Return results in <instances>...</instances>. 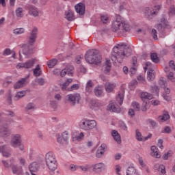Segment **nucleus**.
Here are the masks:
<instances>
[{
  "instance_id": "obj_12",
  "label": "nucleus",
  "mask_w": 175,
  "mask_h": 175,
  "mask_svg": "<svg viewBox=\"0 0 175 175\" xmlns=\"http://www.w3.org/2000/svg\"><path fill=\"white\" fill-rule=\"evenodd\" d=\"M27 10H29V14L33 17H38L39 16V10L36 7L32 5H27L26 6Z\"/></svg>"
},
{
  "instance_id": "obj_30",
  "label": "nucleus",
  "mask_w": 175,
  "mask_h": 175,
  "mask_svg": "<svg viewBox=\"0 0 175 175\" xmlns=\"http://www.w3.org/2000/svg\"><path fill=\"white\" fill-rule=\"evenodd\" d=\"M94 94L96 96L100 97L103 95V90H102V88L96 87L94 90Z\"/></svg>"
},
{
  "instance_id": "obj_2",
  "label": "nucleus",
  "mask_w": 175,
  "mask_h": 175,
  "mask_svg": "<svg viewBox=\"0 0 175 175\" xmlns=\"http://www.w3.org/2000/svg\"><path fill=\"white\" fill-rule=\"evenodd\" d=\"M111 29L113 32H120V33H126L131 32L132 27L121 16L120 14L115 15V21L112 22Z\"/></svg>"
},
{
  "instance_id": "obj_49",
  "label": "nucleus",
  "mask_w": 175,
  "mask_h": 175,
  "mask_svg": "<svg viewBox=\"0 0 175 175\" xmlns=\"http://www.w3.org/2000/svg\"><path fill=\"white\" fill-rule=\"evenodd\" d=\"M168 14H169V16H174V14H175L174 5H172L171 7H170Z\"/></svg>"
},
{
  "instance_id": "obj_10",
  "label": "nucleus",
  "mask_w": 175,
  "mask_h": 175,
  "mask_svg": "<svg viewBox=\"0 0 175 175\" xmlns=\"http://www.w3.org/2000/svg\"><path fill=\"white\" fill-rule=\"evenodd\" d=\"M46 166L49 169V173L51 175H55V170H57L58 167V163H57V160L55 161H52L50 163H46Z\"/></svg>"
},
{
  "instance_id": "obj_4",
  "label": "nucleus",
  "mask_w": 175,
  "mask_h": 175,
  "mask_svg": "<svg viewBox=\"0 0 175 175\" xmlns=\"http://www.w3.org/2000/svg\"><path fill=\"white\" fill-rule=\"evenodd\" d=\"M81 100V96L80 94H70L65 96L64 102L65 103H70L71 106H75L76 105L80 103Z\"/></svg>"
},
{
  "instance_id": "obj_63",
  "label": "nucleus",
  "mask_w": 175,
  "mask_h": 175,
  "mask_svg": "<svg viewBox=\"0 0 175 175\" xmlns=\"http://www.w3.org/2000/svg\"><path fill=\"white\" fill-rule=\"evenodd\" d=\"M37 83L39 84V85H44V79L39 78Z\"/></svg>"
},
{
  "instance_id": "obj_62",
  "label": "nucleus",
  "mask_w": 175,
  "mask_h": 175,
  "mask_svg": "<svg viewBox=\"0 0 175 175\" xmlns=\"http://www.w3.org/2000/svg\"><path fill=\"white\" fill-rule=\"evenodd\" d=\"M110 70H111V67L106 66L104 70V73H105V75H109Z\"/></svg>"
},
{
  "instance_id": "obj_18",
  "label": "nucleus",
  "mask_w": 175,
  "mask_h": 175,
  "mask_svg": "<svg viewBox=\"0 0 175 175\" xmlns=\"http://www.w3.org/2000/svg\"><path fill=\"white\" fill-rule=\"evenodd\" d=\"M45 161L46 163H50V162H54L55 161H57V159H55L54 154H53L51 152H49L46 153L45 156Z\"/></svg>"
},
{
  "instance_id": "obj_29",
  "label": "nucleus",
  "mask_w": 175,
  "mask_h": 175,
  "mask_svg": "<svg viewBox=\"0 0 175 175\" xmlns=\"http://www.w3.org/2000/svg\"><path fill=\"white\" fill-rule=\"evenodd\" d=\"M64 69L67 72L68 76H73V70H75V67H73V66L68 65Z\"/></svg>"
},
{
  "instance_id": "obj_1",
  "label": "nucleus",
  "mask_w": 175,
  "mask_h": 175,
  "mask_svg": "<svg viewBox=\"0 0 175 175\" xmlns=\"http://www.w3.org/2000/svg\"><path fill=\"white\" fill-rule=\"evenodd\" d=\"M132 54V50L128 47H124L122 45L118 44L115 46L111 54V59L113 61H117L119 64L122 63L125 57H129Z\"/></svg>"
},
{
  "instance_id": "obj_46",
  "label": "nucleus",
  "mask_w": 175,
  "mask_h": 175,
  "mask_svg": "<svg viewBox=\"0 0 175 175\" xmlns=\"http://www.w3.org/2000/svg\"><path fill=\"white\" fill-rule=\"evenodd\" d=\"M173 155V151L169 150L167 153H165L163 156V159L164 161H167L168 158L170 157H172Z\"/></svg>"
},
{
  "instance_id": "obj_5",
  "label": "nucleus",
  "mask_w": 175,
  "mask_h": 175,
  "mask_svg": "<svg viewBox=\"0 0 175 175\" xmlns=\"http://www.w3.org/2000/svg\"><path fill=\"white\" fill-rule=\"evenodd\" d=\"M12 131L9 129V124L6 122L0 123V136L1 137H8L10 136Z\"/></svg>"
},
{
  "instance_id": "obj_36",
  "label": "nucleus",
  "mask_w": 175,
  "mask_h": 175,
  "mask_svg": "<svg viewBox=\"0 0 175 175\" xmlns=\"http://www.w3.org/2000/svg\"><path fill=\"white\" fill-rule=\"evenodd\" d=\"M155 79V75L154 74V70H150L148 71L147 79L148 81H152Z\"/></svg>"
},
{
  "instance_id": "obj_34",
  "label": "nucleus",
  "mask_w": 175,
  "mask_h": 175,
  "mask_svg": "<svg viewBox=\"0 0 175 175\" xmlns=\"http://www.w3.org/2000/svg\"><path fill=\"white\" fill-rule=\"evenodd\" d=\"M154 167L158 169V172H160L161 174H165L166 173V168L165 167V165L156 164L154 165Z\"/></svg>"
},
{
  "instance_id": "obj_27",
  "label": "nucleus",
  "mask_w": 175,
  "mask_h": 175,
  "mask_svg": "<svg viewBox=\"0 0 175 175\" xmlns=\"http://www.w3.org/2000/svg\"><path fill=\"white\" fill-rule=\"evenodd\" d=\"M72 82H73V79L72 78L67 79L66 81L63 84L61 85L62 90L63 91H65L67 87H68L69 84H70Z\"/></svg>"
},
{
  "instance_id": "obj_11",
  "label": "nucleus",
  "mask_w": 175,
  "mask_h": 175,
  "mask_svg": "<svg viewBox=\"0 0 175 175\" xmlns=\"http://www.w3.org/2000/svg\"><path fill=\"white\" fill-rule=\"evenodd\" d=\"M75 9L77 13L79 14V16H84L85 14V4L83 3H79L75 5Z\"/></svg>"
},
{
  "instance_id": "obj_9",
  "label": "nucleus",
  "mask_w": 175,
  "mask_h": 175,
  "mask_svg": "<svg viewBox=\"0 0 175 175\" xmlns=\"http://www.w3.org/2000/svg\"><path fill=\"white\" fill-rule=\"evenodd\" d=\"M21 143V135L20 134H16L13 135L11 142L10 145L12 147H14L16 148V147H18V144Z\"/></svg>"
},
{
  "instance_id": "obj_38",
  "label": "nucleus",
  "mask_w": 175,
  "mask_h": 175,
  "mask_svg": "<svg viewBox=\"0 0 175 175\" xmlns=\"http://www.w3.org/2000/svg\"><path fill=\"white\" fill-rule=\"evenodd\" d=\"M151 151L154 153V157H156V158H161V154L158 153V148L155 146H152L150 148Z\"/></svg>"
},
{
  "instance_id": "obj_50",
  "label": "nucleus",
  "mask_w": 175,
  "mask_h": 175,
  "mask_svg": "<svg viewBox=\"0 0 175 175\" xmlns=\"http://www.w3.org/2000/svg\"><path fill=\"white\" fill-rule=\"evenodd\" d=\"M33 109H35V105H33V103H30L27 104V105L26 107L27 111H28L29 110H33Z\"/></svg>"
},
{
  "instance_id": "obj_57",
  "label": "nucleus",
  "mask_w": 175,
  "mask_h": 175,
  "mask_svg": "<svg viewBox=\"0 0 175 175\" xmlns=\"http://www.w3.org/2000/svg\"><path fill=\"white\" fill-rule=\"evenodd\" d=\"M83 137H84V133H80L79 135L75 137L73 139L75 140H81V139Z\"/></svg>"
},
{
  "instance_id": "obj_22",
  "label": "nucleus",
  "mask_w": 175,
  "mask_h": 175,
  "mask_svg": "<svg viewBox=\"0 0 175 175\" xmlns=\"http://www.w3.org/2000/svg\"><path fill=\"white\" fill-rule=\"evenodd\" d=\"M170 118V115L169 112L164 111L162 116H159V121H161V122H165V121H167Z\"/></svg>"
},
{
  "instance_id": "obj_53",
  "label": "nucleus",
  "mask_w": 175,
  "mask_h": 175,
  "mask_svg": "<svg viewBox=\"0 0 175 175\" xmlns=\"http://www.w3.org/2000/svg\"><path fill=\"white\" fill-rule=\"evenodd\" d=\"M79 88H80V86L79 85V84H73L70 88L69 91H75V90H79Z\"/></svg>"
},
{
  "instance_id": "obj_25",
  "label": "nucleus",
  "mask_w": 175,
  "mask_h": 175,
  "mask_svg": "<svg viewBox=\"0 0 175 175\" xmlns=\"http://www.w3.org/2000/svg\"><path fill=\"white\" fill-rule=\"evenodd\" d=\"M157 11L154 10V8H146L145 10V16L150 17V16H155Z\"/></svg>"
},
{
  "instance_id": "obj_41",
  "label": "nucleus",
  "mask_w": 175,
  "mask_h": 175,
  "mask_svg": "<svg viewBox=\"0 0 175 175\" xmlns=\"http://www.w3.org/2000/svg\"><path fill=\"white\" fill-rule=\"evenodd\" d=\"M150 58L152 62H154V64H158V62H159V57H158V55H157L155 53L150 55Z\"/></svg>"
},
{
  "instance_id": "obj_60",
  "label": "nucleus",
  "mask_w": 175,
  "mask_h": 175,
  "mask_svg": "<svg viewBox=\"0 0 175 175\" xmlns=\"http://www.w3.org/2000/svg\"><path fill=\"white\" fill-rule=\"evenodd\" d=\"M167 79H169V80L172 81H174V75L173 72H169V74L167 75Z\"/></svg>"
},
{
  "instance_id": "obj_8",
  "label": "nucleus",
  "mask_w": 175,
  "mask_h": 175,
  "mask_svg": "<svg viewBox=\"0 0 175 175\" xmlns=\"http://www.w3.org/2000/svg\"><path fill=\"white\" fill-rule=\"evenodd\" d=\"M70 135L68 131H64L62 133V137H57V142L60 144H68Z\"/></svg>"
},
{
  "instance_id": "obj_44",
  "label": "nucleus",
  "mask_w": 175,
  "mask_h": 175,
  "mask_svg": "<svg viewBox=\"0 0 175 175\" xmlns=\"http://www.w3.org/2000/svg\"><path fill=\"white\" fill-rule=\"evenodd\" d=\"M131 106L133 107L134 110L135 111H140V104L137 102H133L131 104Z\"/></svg>"
},
{
  "instance_id": "obj_37",
  "label": "nucleus",
  "mask_w": 175,
  "mask_h": 175,
  "mask_svg": "<svg viewBox=\"0 0 175 175\" xmlns=\"http://www.w3.org/2000/svg\"><path fill=\"white\" fill-rule=\"evenodd\" d=\"M116 102L121 106L124 103V94L119 93L116 97Z\"/></svg>"
},
{
  "instance_id": "obj_28",
  "label": "nucleus",
  "mask_w": 175,
  "mask_h": 175,
  "mask_svg": "<svg viewBox=\"0 0 175 175\" xmlns=\"http://www.w3.org/2000/svg\"><path fill=\"white\" fill-rule=\"evenodd\" d=\"M66 18L68 21H73L75 20V14L73 12L68 10L66 12Z\"/></svg>"
},
{
  "instance_id": "obj_33",
  "label": "nucleus",
  "mask_w": 175,
  "mask_h": 175,
  "mask_svg": "<svg viewBox=\"0 0 175 175\" xmlns=\"http://www.w3.org/2000/svg\"><path fill=\"white\" fill-rule=\"evenodd\" d=\"M11 168L13 174H20L21 173V169L16 165H12Z\"/></svg>"
},
{
  "instance_id": "obj_16",
  "label": "nucleus",
  "mask_w": 175,
  "mask_h": 175,
  "mask_svg": "<svg viewBox=\"0 0 175 175\" xmlns=\"http://www.w3.org/2000/svg\"><path fill=\"white\" fill-rule=\"evenodd\" d=\"M40 167V164L36 161H34L29 165V170L30 171V173H36V172H39Z\"/></svg>"
},
{
  "instance_id": "obj_24",
  "label": "nucleus",
  "mask_w": 175,
  "mask_h": 175,
  "mask_svg": "<svg viewBox=\"0 0 175 175\" xmlns=\"http://www.w3.org/2000/svg\"><path fill=\"white\" fill-rule=\"evenodd\" d=\"M107 109L109 111H112L113 113H117V111H118V108H117V105H116V103H114V102L110 103L108 105Z\"/></svg>"
},
{
  "instance_id": "obj_45",
  "label": "nucleus",
  "mask_w": 175,
  "mask_h": 175,
  "mask_svg": "<svg viewBox=\"0 0 175 175\" xmlns=\"http://www.w3.org/2000/svg\"><path fill=\"white\" fill-rule=\"evenodd\" d=\"M15 13L16 17H19L20 18H21V17H23V8H18L15 11Z\"/></svg>"
},
{
  "instance_id": "obj_15",
  "label": "nucleus",
  "mask_w": 175,
  "mask_h": 175,
  "mask_svg": "<svg viewBox=\"0 0 175 175\" xmlns=\"http://www.w3.org/2000/svg\"><path fill=\"white\" fill-rule=\"evenodd\" d=\"M28 77H24L21 79L19 81H18L14 85V90H17L18 88H23L25 85H26L27 80Z\"/></svg>"
},
{
  "instance_id": "obj_56",
  "label": "nucleus",
  "mask_w": 175,
  "mask_h": 175,
  "mask_svg": "<svg viewBox=\"0 0 175 175\" xmlns=\"http://www.w3.org/2000/svg\"><path fill=\"white\" fill-rule=\"evenodd\" d=\"M148 108V104H147V102L144 101L143 103V106L142 107V111H146Z\"/></svg>"
},
{
  "instance_id": "obj_51",
  "label": "nucleus",
  "mask_w": 175,
  "mask_h": 175,
  "mask_svg": "<svg viewBox=\"0 0 175 175\" xmlns=\"http://www.w3.org/2000/svg\"><path fill=\"white\" fill-rule=\"evenodd\" d=\"M132 66L137 67V58L136 57H133L131 60Z\"/></svg>"
},
{
  "instance_id": "obj_55",
  "label": "nucleus",
  "mask_w": 175,
  "mask_h": 175,
  "mask_svg": "<svg viewBox=\"0 0 175 175\" xmlns=\"http://www.w3.org/2000/svg\"><path fill=\"white\" fill-rule=\"evenodd\" d=\"M10 54H12L10 49H5L3 52V55H10Z\"/></svg>"
},
{
  "instance_id": "obj_7",
  "label": "nucleus",
  "mask_w": 175,
  "mask_h": 175,
  "mask_svg": "<svg viewBox=\"0 0 175 175\" xmlns=\"http://www.w3.org/2000/svg\"><path fill=\"white\" fill-rule=\"evenodd\" d=\"M38 27H33L30 36H29V43L31 46H33V43L36 42L38 38Z\"/></svg>"
},
{
  "instance_id": "obj_23",
  "label": "nucleus",
  "mask_w": 175,
  "mask_h": 175,
  "mask_svg": "<svg viewBox=\"0 0 175 175\" xmlns=\"http://www.w3.org/2000/svg\"><path fill=\"white\" fill-rule=\"evenodd\" d=\"M160 85H163V88H164V92L163 94H165V95H169L170 94V89L166 88V81H165V79L162 78L159 81Z\"/></svg>"
},
{
  "instance_id": "obj_19",
  "label": "nucleus",
  "mask_w": 175,
  "mask_h": 175,
  "mask_svg": "<svg viewBox=\"0 0 175 175\" xmlns=\"http://www.w3.org/2000/svg\"><path fill=\"white\" fill-rule=\"evenodd\" d=\"M9 150V147L6 145L0 146V152L2 153V155L5 157V158H9L10 157V152H7Z\"/></svg>"
},
{
  "instance_id": "obj_61",
  "label": "nucleus",
  "mask_w": 175,
  "mask_h": 175,
  "mask_svg": "<svg viewBox=\"0 0 175 175\" xmlns=\"http://www.w3.org/2000/svg\"><path fill=\"white\" fill-rule=\"evenodd\" d=\"M172 133V129L169 126H165L164 129V131H163V133Z\"/></svg>"
},
{
  "instance_id": "obj_31",
  "label": "nucleus",
  "mask_w": 175,
  "mask_h": 175,
  "mask_svg": "<svg viewBox=\"0 0 175 175\" xmlns=\"http://www.w3.org/2000/svg\"><path fill=\"white\" fill-rule=\"evenodd\" d=\"M33 75L36 76V77H39V76L42 75V70H40V66L39 64L33 69Z\"/></svg>"
},
{
  "instance_id": "obj_64",
  "label": "nucleus",
  "mask_w": 175,
  "mask_h": 175,
  "mask_svg": "<svg viewBox=\"0 0 175 175\" xmlns=\"http://www.w3.org/2000/svg\"><path fill=\"white\" fill-rule=\"evenodd\" d=\"M169 66H170V67H171L172 69H174V70L175 71L174 61H173V60L170 61Z\"/></svg>"
},
{
  "instance_id": "obj_47",
  "label": "nucleus",
  "mask_w": 175,
  "mask_h": 175,
  "mask_svg": "<svg viewBox=\"0 0 175 175\" xmlns=\"http://www.w3.org/2000/svg\"><path fill=\"white\" fill-rule=\"evenodd\" d=\"M153 94L158 95L159 94V88L157 85H154L151 88Z\"/></svg>"
},
{
  "instance_id": "obj_13",
  "label": "nucleus",
  "mask_w": 175,
  "mask_h": 175,
  "mask_svg": "<svg viewBox=\"0 0 175 175\" xmlns=\"http://www.w3.org/2000/svg\"><path fill=\"white\" fill-rule=\"evenodd\" d=\"M92 172L94 173H100L102 170H105L106 169V165L103 163H98L92 165Z\"/></svg>"
},
{
  "instance_id": "obj_32",
  "label": "nucleus",
  "mask_w": 175,
  "mask_h": 175,
  "mask_svg": "<svg viewBox=\"0 0 175 175\" xmlns=\"http://www.w3.org/2000/svg\"><path fill=\"white\" fill-rule=\"evenodd\" d=\"M27 92L25 91L18 92L16 96H14V100H18V99H21L23 96H25Z\"/></svg>"
},
{
  "instance_id": "obj_54",
  "label": "nucleus",
  "mask_w": 175,
  "mask_h": 175,
  "mask_svg": "<svg viewBox=\"0 0 175 175\" xmlns=\"http://www.w3.org/2000/svg\"><path fill=\"white\" fill-rule=\"evenodd\" d=\"M157 33V32L154 29H152V36H153V39H154V40H158V35Z\"/></svg>"
},
{
  "instance_id": "obj_14",
  "label": "nucleus",
  "mask_w": 175,
  "mask_h": 175,
  "mask_svg": "<svg viewBox=\"0 0 175 175\" xmlns=\"http://www.w3.org/2000/svg\"><path fill=\"white\" fill-rule=\"evenodd\" d=\"M35 61H36L35 59H31L25 63H20L18 64V66L19 68H25L26 69H30V68H32L33 65H35Z\"/></svg>"
},
{
  "instance_id": "obj_17",
  "label": "nucleus",
  "mask_w": 175,
  "mask_h": 175,
  "mask_svg": "<svg viewBox=\"0 0 175 175\" xmlns=\"http://www.w3.org/2000/svg\"><path fill=\"white\" fill-rule=\"evenodd\" d=\"M106 146L105 144H102L98 149L96 152V157L97 158H102L103 157V154H105Z\"/></svg>"
},
{
  "instance_id": "obj_35",
  "label": "nucleus",
  "mask_w": 175,
  "mask_h": 175,
  "mask_svg": "<svg viewBox=\"0 0 175 175\" xmlns=\"http://www.w3.org/2000/svg\"><path fill=\"white\" fill-rule=\"evenodd\" d=\"M135 173H137V172L136 171V169L135 168V167L133 166L128 167L126 172V175H133Z\"/></svg>"
},
{
  "instance_id": "obj_21",
  "label": "nucleus",
  "mask_w": 175,
  "mask_h": 175,
  "mask_svg": "<svg viewBox=\"0 0 175 175\" xmlns=\"http://www.w3.org/2000/svg\"><path fill=\"white\" fill-rule=\"evenodd\" d=\"M111 135L114 140L116 141V142L118 143V144H121V135H120L118 132L116 130H113L111 131Z\"/></svg>"
},
{
  "instance_id": "obj_58",
  "label": "nucleus",
  "mask_w": 175,
  "mask_h": 175,
  "mask_svg": "<svg viewBox=\"0 0 175 175\" xmlns=\"http://www.w3.org/2000/svg\"><path fill=\"white\" fill-rule=\"evenodd\" d=\"M86 87L94 88V82L92 80H89L86 83Z\"/></svg>"
},
{
  "instance_id": "obj_3",
  "label": "nucleus",
  "mask_w": 175,
  "mask_h": 175,
  "mask_svg": "<svg viewBox=\"0 0 175 175\" xmlns=\"http://www.w3.org/2000/svg\"><path fill=\"white\" fill-rule=\"evenodd\" d=\"M85 59L88 64H100L102 57L98 55V51L89 50L85 55Z\"/></svg>"
},
{
  "instance_id": "obj_26",
  "label": "nucleus",
  "mask_w": 175,
  "mask_h": 175,
  "mask_svg": "<svg viewBox=\"0 0 175 175\" xmlns=\"http://www.w3.org/2000/svg\"><path fill=\"white\" fill-rule=\"evenodd\" d=\"M141 99L144 101L146 99H148V100H151V99H152V95L148 92H142Z\"/></svg>"
},
{
  "instance_id": "obj_59",
  "label": "nucleus",
  "mask_w": 175,
  "mask_h": 175,
  "mask_svg": "<svg viewBox=\"0 0 175 175\" xmlns=\"http://www.w3.org/2000/svg\"><path fill=\"white\" fill-rule=\"evenodd\" d=\"M157 146L159 148H161V150L163 149V139H159Z\"/></svg>"
},
{
  "instance_id": "obj_6",
  "label": "nucleus",
  "mask_w": 175,
  "mask_h": 175,
  "mask_svg": "<svg viewBox=\"0 0 175 175\" xmlns=\"http://www.w3.org/2000/svg\"><path fill=\"white\" fill-rule=\"evenodd\" d=\"M82 129L85 131H91L96 126V121L87 120L83 122L80 125Z\"/></svg>"
},
{
  "instance_id": "obj_39",
  "label": "nucleus",
  "mask_w": 175,
  "mask_h": 175,
  "mask_svg": "<svg viewBox=\"0 0 175 175\" xmlns=\"http://www.w3.org/2000/svg\"><path fill=\"white\" fill-rule=\"evenodd\" d=\"M23 54L25 56V58H28L29 55H31V49H29V47L25 46L23 49Z\"/></svg>"
},
{
  "instance_id": "obj_43",
  "label": "nucleus",
  "mask_w": 175,
  "mask_h": 175,
  "mask_svg": "<svg viewBox=\"0 0 175 175\" xmlns=\"http://www.w3.org/2000/svg\"><path fill=\"white\" fill-rule=\"evenodd\" d=\"M135 137L138 142H143V137H142V133L139 131V129L135 130Z\"/></svg>"
},
{
  "instance_id": "obj_40",
  "label": "nucleus",
  "mask_w": 175,
  "mask_h": 175,
  "mask_svg": "<svg viewBox=\"0 0 175 175\" xmlns=\"http://www.w3.org/2000/svg\"><path fill=\"white\" fill-rule=\"evenodd\" d=\"M57 62H58V60H57V59H52L49 60L47 62L48 68H54V66L57 65Z\"/></svg>"
},
{
  "instance_id": "obj_48",
  "label": "nucleus",
  "mask_w": 175,
  "mask_h": 175,
  "mask_svg": "<svg viewBox=\"0 0 175 175\" xmlns=\"http://www.w3.org/2000/svg\"><path fill=\"white\" fill-rule=\"evenodd\" d=\"M50 106L52 109L55 110V109H57V107H58V103H57V101H55V100H51L50 103Z\"/></svg>"
},
{
  "instance_id": "obj_42",
  "label": "nucleus",
  "mask_w": 175,
  "mask_h": 175,
  "mask_svg": "<svg viewBox=\"0 0 175 175\" xmlns=\"http://www.w3.org/2000/svg\"><path fill=\"white\" fill-rule=\"evenodd\" d=\"M14 35H21L25 32V29L24 28H16L13 31Z\"/></svg>"
},
{
  "instance_id": "obj_20",
  "label": "nucleus",
  "mask_w": 175,
  "mask_h": 175,
  "mask_svg": "<svg viewBox=\"0 0 175 175\" xmlns=\"http://www.w3.org/2000/svg\"><path fill=\"white\" fill-rule=\"evenodd\" d=\"M116 88V83L107 82L105 85L106 92L110 93Z\"/></svg>"
},
{
  "instance_id": "obj_52",
  "label": "nucleus",
  "mask_w": 175,
  "mask_h": 175,
  "mask_svg": "<svg viewBox=\"0 0 175 175\" xmlns=\"http://www.w3.org/2000/svg\"><path fill=\"white\" fill-rule=\"evenodd\" d=\"M109 20V17L107 16L103 15L100 16V21L103 24H106L107 23V21Z\"/></svg>"
}]
</instances>
